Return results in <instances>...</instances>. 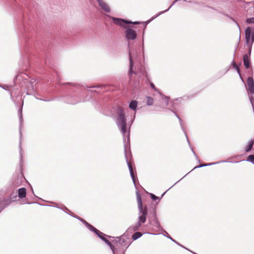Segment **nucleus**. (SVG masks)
I'll list each match as a JSON object with an SVG mask.
<instances>
[{
  "label": "nucleus",
  "instance_id": "nucleus-23",
  "mask_svg": "<svg viewBox=\"0 0 254 254\" xmlns=\"http://www.w3.org/2000/svg\"><path fill=\"white\" fill-rule=\"evenodd\" d=\"M90 230L94 232L95 233H98L99 234H101V232L94 228L93 226L90 229Z\"/></svg>",
  "mask_w": 254,
  "mask_h": 254
},
{
  "label": "nucleus",
  "instance_id": "nucleus-25",
  "mask_svg": "<svg viewBox=\"0 0 254 254\" xmlns=\"http://www.w3.org/2000/svg\"><path fill=\"white\" fill-rule=\"evenodd\" d=\"M150 195H151V198H152L153 200H156V199H158V197L157 196H155V195L154 194H153L151 193V194H150Z\"/></svg>",
  "mask_w": 254,
  "mask_h": 254
},
{
  "label": "nucleus",
  "instance_id": "nucleus-33",
  "mask_svg": "<svg viewBox=\"0 0 254 254\" xmlns=\"http://www.w3.org/2000/svg\"><path fill=\"white\" fill-rule=\"evenodd\" d=\"M151 86L154 89L156 90L154 85L153 83H151Z\"/></svg>",
  "mask_w": 254,
  "mask_h": 254
},
{
  "label": "nucleus",
  "instance_id": "nucleus-5",
  "mask_svg": "<svg viewBox=\"0 0 254 254\" xmlns=\"http://www.w3.org/2000/svg\"><path fill=\"white\" fill-rule=\"evenodd\" d=\"M125 33L127 38L128 40H134L136 38V33L135 31L131 29H127Z\"/></svg>",
  "mask_w": 254,
  "mask_h": 254
},
{
  "label": "nucleus",
  "instance_id": "nucleus-19",
  "mask_svg": "<svg viewBox=\"0 0 254 254\" xmlns=\"http://www.w3.org/2000/svg\"><path fill=\"white\" fill-rule=\"evenodd\" d=\"M246 22L249 24L254 23V17L248 18L246 20Z\"/></svg>",
  "mask_w": 254,
  "mask_h": 254
},
{
  "label": "nucleus",
  "instance_id": "nucleus-32",
  "mask_svg": "<svg viewBox=\"0 0 254 254\" xmlns=\"http://www.w3.org/2000/svg\"><path fill=\"white\" fill-rule=\"evenodd\" d=\"M81 221L83 223H84L85 225H86V223H87L86 221H85L84 219H80Z\"/></svg>",
  "mask_w": 254,
  "mask_h": 254
},
{
  "label": "nucleus",
  "instance_id": "nucleus-31",
  "mask_svg": "<svg viewBox=\"0 0 254 254\" xmlns=\"http://www.w3.org/2000/svg\"><path fill=\"white\" fill-rule=\"evenodd\" d=\"M176 1V0H175V1H174V2L172 4V5H170V6L169 7V8L168 9H167V10H165L164 11H168V10H169V9H170V8L172 6H173V5L174 4V3H175Z\"/></svg>",
  "mask_w": 254,
  "mask_h": 254
},
{
  "label": "nucleus",
  "instance_id": "nucleus-3",
  "mask_svg": "<svg viewBox=\"0 0 254 254\" xmlns=\"http://www.w3.org/2000/svg\"><path fill=\"white\" fill-rule=\"evenodd\" d=\"M246 43L249 48V54H251L252 47L254 42V29L248 27L245 30Z\"/></svg>",
  "mask_w": 254,
  "mask_h": 254
},
{
  "label": "nucleus",
  "instance_id": "nucleus-18",
  "mask_svg": "<svg viewBox=\"0 0 254 254\" xmlns=\"http://www.w3.org/2000/svg\"><path fill=\"white\" fill-rule=\"evenodd\" d=\"M247 161L250 162L254 164V155H250L248 156Z\"/></svg>",
  "mask_w": 254,
  "mask_h": 254
},
{
  "label": "nucleus",
  "instance_id": "nucleus-30",
  "mask_svg": "<svg viewBox=\"0 0 254 254\" xmlns=\"http://www.w3.org/2000/svg\"><path fill=\"white\" fill-rule=\"evenodd\" d=\"M132 23L133 24H139V22H130L129 21V23Z\"/></svg>",
  "mask_w": 254,
  "mask_h": 254
},
{
  "label": "nucleus",
  "instance_id": "nucleus-28",
  "mask_svg": "<svg viewBox=\"0 0 254 254\" xmlns=\"http://www.w3.org/2000/svg\"><path fill=\"white\" fill-rule=\"evenodd\" d=\"M125 241V239H124V238H120V243L121 244H122V243L124 242V241Z\"/></svg>",
  "mask_w": 254,
  "mask_h": 254
},
{
  "label": "nucleus",
  "instance_id": "nucleus-15",
  "mask_svg": "<svg viewBox=\"0 0 254 254\" xmlns=\"http://www.w3.org/2000/svg\"><path fill=\"white\" fill-rule=\"evenodd\" d=\"M103 241L106 243V244H107L110 247L111 249L114 252L115 248H114V246L112 244V243L109 240H108L106 238H105Z\"/></svg>",
  "mask_w": 254,
  "mask_h": 254
},
{
  "label": "nucleus",
  "instance_id": "nucleus-29",
  "mask_svg": "<svg viewBox=\"0 0 254 254\" xmlns=\"http://www.w3.org/2000/svg\"><path fill=\"white\" fill-rule=\"evenodd\" d=\"M177 117L179 119V120H180V123L181 126H182V128L183 129V127L182 123V121L181 120V119L177 115Z\"/></svg>",
  "mask_w": 254,
  "mask_h": 254
},
{
  "label": "nucleus",
  "instance_id": "nucleus-13",
  "mask_svg": "<svg viewBox=\"0 0 254 254\" xmlns=\"http://www.w3.org/2000/svg\"><path fill=\"white\" fill-rule=\"evenodd\" d=\"M129 74H131L133 73L132 68L133 67V61L131 56L130 53H129Z\"/></svg>",
  "mask_w": 254,
  "mask_h": 254
},
{
  "label": "nucleus",
  "instance_id": "nucleus-9",
  "mask_svg": "<svg viewBox=\"0 0 254 254\" xmlns=\"http://www.w3.org/2000/svg\"><path fill=\"white\" fill-rule=\"evenodd\" d=\"M244 64L247 68H249L250 66L249 62V56L247 55H244L243 56Z\"/></svg>",
  "mask_w": 254,
  "mask_h": 254
},
{
  "label": "nucleus",
  "instance_id": "nucleus-8",
  "mask_svg": "<svg viewBox=\"0 0 254 254\" xmlns=\"http://www.w3.org/2000/svg\"><path fill=\"white\" fill-rule=\"evenodd\" d=\"M18 197L20 198H23L26 196V190L24 188H22L18 190Z\"/></svg>",
  "mask_w": 254,
  "mask_h": 254
},
{
  "label": "nucleus",
  "instance_id": "nucleus-16",
  "mask_svg": "<svg viewBox=\"0 0 254 254\" xmlns=\"http://www.w3.org/2000/svg\"><path fill=\"white\" fill-rule=\"evenodd\" d=\"M232 64H233V67L237 70L238 73L241 76L240 70L239 67L238 66V65L236 64L234 62V61H233Z\"/></svg>",
  "mask_w": 254,
  "mask_h": 254
},
{
  "label": "nucleus",
  "instance_id": "nucleus-2",
  "mask_svg": "<svg viewBox=\"0 0 254 254\" xmlns=\"http://www.w3.org/2000/svg\"><path fill=\"white\" fill-rule=\"evenodd\" d=\"M116 113L118 115L117 125L123 136H125L126 134L127 133V120L125 117V112L123 108L118 107L116 110Z\"/></svg>",
  "mask_w": 254,
  "mask_h": 254
},
{
  "label": "nucleus",
  "instance_id": "nucleus-34",
  "mask_svg": "<svg viewBox=\"0 0 254 254\" xmlns=\"http://www.w3.org/2000/svg\"><path fill=\"white\" fill-rule=\"evenodd\" d=\"M207 165H201L200 166H199L198 167H203V166H207Z\"/></svg>",
  "mask_w": 254,
  "mask_h": 254
},
{
  "label": "nucleus",
  "instance_id": "nucleus-17",
  "mask_svg": "<svg viewBox=\"0 0 254 254\" xmlns=\"http://www.w3.org/2000/svg\"><path fill=\"white\" fill-rule=\"evenodd\" d=\"M153 104V99L152 97H148L147 100V105L150 106Z\"/></svg>",
  "mask_w": 254,
  "mask_h": 254
},
{
  "label": "nucleus",
  "instance_id": "nucleus-10",
  "mask_svg": "<svg viewBox=\"0 0 254 254\" xmlns=\"http://www.w3.org/2000/svg\"><path fill=\"white\" fill-rule=\"evenodd\" d=\"M127 166H128V169H129V173H130V176H131V177L133 182L134 183L135 177H134V174H133L132 167L131 166V164L130 162H129L128 161H127Z\"/></svg>",
  "mask_w": 254,
  "mask_h": 254
},
{
  "label": "nucleus",
  "instance_id": "nucleus-22",
  "mask_svg": "<svg viewBox=\"0 0 254 254\" xmlns=\"http://www.w3.org/2000/svg\"><path fill=\"white\" fill-rule=\"evenodd\" d=\"M154 225L157 226V227H158L159 226V222L157 220V217H156V216L155 215V214L154 213Z\"/></svg>",
  "mask_w": 254,
  "mask_h": 254
},
{
  "label": "nucleus",
  "instance_id": "nucleus-7",
  "mask_svg": "<svg viewBox=\"0 0 254 254\" xmlns=\"http://www.w3.org/2000/svg\"><path fill=\"white\" fill-rule=\"evenodd\" d=\"M100 7L105 12H110V9L108 5L103 0H97Z\"/></svg>",
  "mask_w": 254,
  "mask_h": 254
},
{
  "label": "nucleus",
  "instance_id": "nucleus-1",
  "mask_svg": "<svg viewBox=\"0 0 254 254\" xmlns=\"http://www.w3.org/2000/svg\"><path fill=\"white\" fill-rule=\"evenodd\" d=\"M137 201L138 204V208L139 212V216L138 217V221L136 225L132 227V230L134 231L138 230L142 224L144 223L146 220V216L147 215V208L146 206L143 207V204L141 198L138 192L137 193Z\"/></svg>",
  "mask_w": 254,
  "mask_h": 254
},
{
  "label": "nucleus",
  "instance_id": "nucleus-24",
  "mask_svg": "<svg viewBox=\"0 0 254 254\" xmlns=\"http://www.w3.org/2000/svg\"><path fill=\"white\" fill-rule=\"evenodd\" d=\"M250 101H251V103L252 105V106H253V110H254V98H253L252 96H251L250 97Z\"/></svg>",
  "mask_w": 254,
  "mask_h": 254
},
{
  "label": "nucleus",
  "instance_id": "nucleus-12",
  "mask_svg": "<svg viewBox=\"0 0 254 254\" xmlns=\"http://www.w3.org/2000/svg\"><path fill=\"white\" fill-rule=\"evenodd\" d=\"M137 102L135 100L132 101L129 104V108L133 111L136 110L137 106Z\"/></svg>",
  "mask_w": 254,
  "mask_h": 254
},
{
  "label": "nucleus",
  "instance_id": "nucleus-21",
  "mask_svg": "<svg viewBox=\"0 0 254 254\" xmlns=\"http://www.w3.org/2000/svg\"><path fill=\"white\" fill-rule=\"evenodd\" d=\"M98 236L102 240H104L106 238L104 237L105 235L101 232V234H99L98 233H96Z\"/></svg>",
  "mask_w": 254,
  "mask_h": 254
},
{
  "label": "nucleus",
  "instance_id": "nucleus-37",
  "mask_svg": "<svg viewBox=\"0 0 254 254\" xmlns=\"http://www.w3.org/2000/svg\"><path fill=\"white\" fill-rule=\"evenodd\" d=\"M125 152H126V148H125Z\"/></svg>",
  "mask_w": 254,
  "mask_h": 254
},
{
  "label": "nucleus",
  "instance_id": "nucleus-26",
  "mask_svg": "<svg viewBox=\"0 0 254 254\" xmlns=\"http://www.w3.org/2000/svg\"><path fill=\"white\" fill-rule=\"evenodd\" d=\"M19 117H20V122L21 123L22 121V109H21L19 110Z\"/></svg>",
  "mask_w": 254,
  "mask_h": 254
},
{
  "label": "nucleus",
  "instance_id": "nucleus-11",
  "mask_svg": "<svg viewBox=\"0 0 254 254\" xmlns=\"http://www.w3.org/2000/svg\"><path fill=\"white\" fill-rule=\"evenodd\" d=\"M254 140H252V139L250 140L248 142V145L245 147V151L246 152H248L252 149L253 144H254Z\"/></svg>",
  "mask_w": 254,
  "mask_h": 254
},
{
  "label": "nucleus",
  "instance_id": "nucleus-14",
  "mask_svg": "<svg viewBox=\"0 0 254 254\" xmlns=\"http://www.w3.org/2000/svg\"><path fill=\"white\" fill-rule=\"evenodd\" d=\"M142 234L140 232H135L133 234L132 238L134 240H135L140 238Z\"/></svg>",
  "mask_w": 254,
  "mask_h": 254
},
{
  "label": "nucleus",
  "instance_id": "nucleus-4",
  "mask_svg": "<svg viewBox=\"0 0 254 254\" xmlns=\"http://www.w3.org/2000/svg\"><path fill=\"white\" fill-rule=\"evenodd\" d=\"M247 90L248 93L254 94V81L252 77H249L247 79Z\"/></svg>",
  "mask_w": 254,
  "mask_h": 254
},
{
  "label": "nucleus",
  "instance_id": "nucleus-36",
  "mask_svg": "<svg viewBox=\"0 0 254 254\" xmlns=\"http://www.w3.org/2000/svg\"><path fill=\"white\" fill-rule=\"evenodd\" d=\"M126 158H127V162L128 161L127 159V156H126Z\"/></svg>",
  "mask_w": 254,
  "mask_h": 254
},
{
  "label": "nucleus",
  "instance_id": "nucleus-27",
  "mask_svg": "<svg viewBox=\"0 0 254 254\" xmlns=\"http://www.w3.org/2000/svg\"><path fill=\"white\" fill-rule=\"evenodd\" d=\"M86 226L89 230L93 227V226L91 225L88 223H86Z\"/></svg>",
  "mask_w": 254,
  "mask_h": 254
},
{
  "label": "nucleus",
  "instance_id": "nucleus-35",
  "mask_svg": "<svg viewBox=\"0 0 254 254\" xmlns=\"http://www.w3.org/2000/svg\"><path fill=\"white\" fill-rule=\"evenodd\" d=\"M170 238V239L172 240L173 241H175L174 240H173L171 237H169Z\"/></svg>",
  "mask_w": 254,
  "mask_h": 254
},
{
  "label": "nucleus",
  "instance_id": "nucleus-20",
  "mask_svg": "<svg viewBox=\"0 0 254 254\" xmlns=\"http://www.w3.org/2000/svg\"><path fill=\"white\" fill-rule=\"evenodd\" d=\"M169 99V97H168L167 96H163L162 97V99L164 100L166 106H167L168 105Z\"/></svg>",
  "mask_w": 254,
  "mask_h": 254
},
{
  "label": "nucleus",
  "instance_id": "nucleus-6",
  "mask_svg": "<svg viewBox=\"0 0 254 254\" xmlns=\"http://www.w3.org/2000/svg\"><path fill=\"white\" fill-rule=\"evenodd\" d=\"M113 21L114 23H115V24L120 25L126 28H127V27L126 26H125V24L129 23V21H126L122 19L115 17L113 18Z\"/></svg>",
  "mask_w": 254,
  "mask_h": 254
}]
</instances>
